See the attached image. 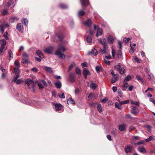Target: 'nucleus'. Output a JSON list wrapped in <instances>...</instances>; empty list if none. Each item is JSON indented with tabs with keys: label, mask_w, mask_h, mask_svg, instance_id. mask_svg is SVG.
<instances>
[{
	"label": "nucleus",
	"mask_w": 155,
	"mask_h": 155,
	"mask_svg": "<svg viewBox=\"0 0 155 155\" xmlns=\"http://www.w3.org/2000/svg\"><path fill=\"white\" fill-rule=\"evenodd\" d=\"M1 47H5V46L6 44V42L5 40L3 39L1 40Z\"/></svg>",
	"instance_id": "7c9ffc66"
},
{
	"label": "nucleus",
	"mask_w": 155,
	"mask_h": 155,
	"mask_svg": "<svg viewBox=\"0 0 155 155\" xmlns=\"http://www.w3.org/2000/svg\"><path fill=\"white\" fill-rule=\"evenodd\" d=\"M128 86V84L127 82H124V83L123 85L122 86L123 91H125Z\"/></svg>",
	"instance_id": "393cba45"
},
{
	"label": "nucleus",
	"mask_w": 155,
	"mask_h": 155,
	"mask_svg": "<svg viewBox=\"0 0 155 155\" xmlns=\"http://www.w3.org/2000/svg\"><path fill=\"white\" fill-rule=\"evenodd\" d=\"M60 7L62 9H65L67 8V6L66 5L64 4H61L59 5Z\"/></svg>",
	"instance_id": "de8ad7c7"
},
{
	"label": "nucleus",
	"mask_w": 155,
	"mask_h": 155,
	"mask_svg": "<svg viewBox=\"0 0 155 155\" xmlns=\"http://www.w3.org/2000/svg\"><path fill=\"white\" fill-rule=\"evenodd\" d=\"M121 105L119 104L117 102H116L115 104V107L117 108L119 110H121Z\"/></svg>",
	"instance_id": "473e14b6"
},
{
	"label": "nucleus",
	"mask_w": 155,
	"mask_h": 155,
	"mask_svg": "<svg viewBox=\"0 0 155 155\" xmlns=\"http://www.w3.org/2000/svg\"><path fill=\"white\" fill-rule=\"evenodd\" d=\"M98 41L103 46V48H105L106 47H107V41L104 38L101 39V38L98 39Z\"/></svg>",
	"instance_id": "20e7f679"
},
{
	"label": "nucleus",
	"mask_w": 155,
	"mask_h": 155,
	"mask_svg": "<svg viewBox=\"0 0 155 155\" xmlns=\"http://www.w3.org/2000/svg\"><path fill=\"white\" fill-rule=\"evenodd\" d=\"M19 19V18L15 16H12L11 17L10 20L9 22L10 23H12L16 21H17Z\"/></svg>",
	"instance_id": "4468645a"
},
{
	"label": "nucleus",
	"mask_w": 155,
	"mask_h": 155,
	"mask_svg": "<svg viewBox=\"0 0 155 155\" xmlns=\"http://www.w3.org/2000/svg\"><path fill=\"white\" fill-rule=\"evenodd\" d=\"M117 130L115 129H113L112 132L111 133L113 135H115L117 134Z\"/></svg>",
	"instance_id": "69168bd1"
},
{
	"label": "nucleus",
	"mask_w": 155,
	"mask_h": 155,
	"mask_svg": "<svg viewBox=\"0 0 155 155\" xmlns=\"http://www.w3.org/2000/svg\"><path fill=\"white\" fill-rule=\"evenodd\" d=\"M56 110L61 112L63 108V106L60 104H55V105Z\"/></svg>",
	"instance_id": "1a4fd4ad"
},
{
	"label": "nucleus",
	"mask_w": 155,
	"mask_h": 155,
	"mask_svg": "<svg viewBox=\"0 0 155 155\" xmlns=\"http://www.w3.org/2000/svg\"><path fill=\"white\" fill-rule=\"evenodd\" d=\"M64 36L63 35L61 34L56 35L53 37V38L54 39L56 38H57L59 40L61 41H62V40Z\"/></svg>",
	"instance_id": "6e6552de"
},
{
	"label": "nucleus",
	"mask_w": 155,
	"mask_h": 155,
	"mask_svg": "<svg viewBox=\"0 0 155 155\" xmlns=\"http://www.w3.org/2000/svg\"><path fill=\"white\" fill-rule=\"evenodd\" d=\"M22 22L26 26H27L28 25V21L27 18H23L22 20Z\"/></svg>",
	"instance_id": "c756f323"
},
{
	"label": "nucleus",
	"mask_w": 155,
	"mask_h": 155,
	"mask_svg": "<svg viewBox=\"0 0 155 155\" xmlns=\"http://www.w3.org/2000/svg\"><path fill=\"white\" fill-rule=\"evenodd\" d=\"M130 39V38H124L123 39V42L125 43H127L128 42Z\"/></svg>",
	"instance_id": "8fccbe9b"
},
{
	"label": "nucleus",
	"mask_w": 155,
	"mask_h": 155,
	"mask_svg": "<svg viewBox=\"0 0 155 155\" xmlns=\"http://www.w3.org/2000/svg\"><path fill=\"white\" fill-rule=\"evenodd\" d=\"M132 150V147L130 145H127L125 148V151L127 153H130Z\"/></svg>",
	"instance_id": "423d86ee"
},
{
	"label": "nucleus",
	"mask_w": 155,
	"mask_h": 155,
	"mask_svg": "<svg viewBox=\"0 0 155 155\" xmlns=\"http://www.w3.org/2000/svg\"><path fill=\"white\" fill-rule=\"evenodd\" d=\"M138 151L141 153H145L146 152V150L144 147L140 146L137 149Z\"/></svg>",
	"instance_id": "ddd939ff"
},
{
	"label": "nucleus",
	"mask_w": 155,
	"mask_h": 155,
	"mask_svg": "<svg viewBox=\"0 0 155 155\" xmlns=\"http://www.w3.org/2000/svg\"><path fill=\"white\" fill-rule=\"evenodd\" d=\"M14 82H15L17 84H19L21 83L22 81L21 79H18L16 80Z\"/></svg>",
	"instance_id": "6e6d98bb"
},
{
	"label": "nucleus",
	"mask_w": 155,
	"mask_h": 155,
	"mask_svg": "<svg viewBox=\"0 0 155 155\" xmlns=\"http://www.w3.org/2000/svg\"><path fill=\"white\" fill-rule=\"evenodd\" d=\"M130 103L131 104H134L137 106H139L140 104L139 102V101L134 102L132 101H131Z\"/></svg>",
	"instance_id": "c9c22d12"
},
{
	"label": "nucleus",
	"mask_w": 155,
	"mask_h": 155,
	"mask_svg": "<svg viewBox=\"0 0 155 155\" xmlns=\"http://www.w3.org/2000/svg\"><path fill=\"white\" fill-rule=\"evenodd\" d=\"M67 103L68 104H75V102L74 100L71 97L68 98L67 99Z\"/></svg>",
	"instance_id": "4be33fe9"
},
{
	"label": "nucleus",
	"mask_w": 155,
	"mask_h": 155,
	"mask_svg": "<svg viewBox=\"0 0 155 155\" xmlns=\"http://www.w3.org/2000/svg\"><path fill=\"white\" fill-rule=\"evenodd\" d=\"M137 79L140 82H143V79L140 77L139 75H137L136 77Z\"/></svg>",
	"instance_id": "a18cd8bd"
},
{
	"label": "nucleus",
	"mask_w": 155,
	"mask_h": 155,
	"mask_svg": "<svg viewBox=\"0 0 155 155\" xmlns=\"http://www.w3.org/2000/svg\"><path fill=\"white\" fill-rule=\"evenodd\" d=\"M94 28L95 30L97 31V32L96 34V36L97 37L100 36L102 35V30L101 29L99 28L96 25H94Z\"/></svg>",
	"instance_id": "7ed1b4c3"
},
{
	"label": "nucleus",
	"mask_w": 155,
	"mask_h": 155,
	"mask_svg": "<svg viewBox=\"0 0 155 155\" xmlns=\"http://www.w3.org/2000/svg\"><path fill=\"white\" fill-rule=\"evenodd\" d=\"M118 81V80L112 78L111 79V82L113 84Z\"/></svg>",
	"instance_id": "680f3d73"
},
{
	"label": "nucleus",
	"mask_w": 155,
	"mask_h": 155,
	"mask_svg": "<svg viewBox=\"0 0 155 155\" xmlns=\"http://www.w3.org/2000/svg\"><path fill=\"white\" fill-rule=\"evenodd\" d=\"M36 53L37 54L40 58H43L44 57V54L41 53L40 50H37Z\"/></svg>",
	"instance_id": "5701e85b"
},
{
	"label": "nucleus",
	"mask_w": 155,
	"mask_h": 155,
	"mask_svg": "<svg viewBox=\"0 0 155 155\" xmlns=\"http://www.w3.org/2000/svg\"><path fill=\"white\" fill-rule=\"evenodd\" d=\"M8 56L9 58V59L11 60L13 57V53L11 50H9L8 51Z\"/></svg>",
	"instance_id": "72a5a7b5"
},
{
	"label": "nucleus",
	"mask_w": 155,
	"mask_h": 155,
	"mask_svg": "<svg viewBox=\"0 0 155 155\" xmlns=\"http://www.w3.org/2000/svg\"><path fill=\"white\" fill-rule=\"evenodd\" d=\"M55 86L57 88L60 89L61 86V83L60 81H57L54 83Z\"/></svg>",
	"instance_id": "2eb2a0df"
},
{
	"label": "nucleus",
	"mask_w": 155,
	"mask_h": 155,
	"mask_svg": "<svg viewBox=\"0 0 155 155\" xmlns=\"http://www.w3.org/2000/svg\"><path fill=\"white\" fill-rule=\"evenodd\" d=\"M131 79V77L129 75H128L125 78L124 81H130Z\"/></svg>",
	"instance_id": "49530a36"
},
{
	"label": "nucleus",
	"mask_w": 155,
	"mask_h": 155,
	"mask_svg": "<svg viewBox=\"0 0 155 155\" xmlns=\"http://www.w3.org/2000/svg\"><path fill=\"white\" fill-rule=\"evenodd\" d=\"M4 38L7 40H8L9 39L8 35L7 32H5L3 35Z\"/></svg>",
	"instance_id": "37998d69"
},
{
	"label": "nucleus",
	"mask_w": 155,
	"mask_h": 155,
	"mask_svg": "<svg viewBox=\"0 0 155 155\" xmlns=\"http://www.w3.org/2000/svg\"><path fill=\"white\" fill-rule=\"evenodd\" d=\"M108 98L107 97L104 98V99L101 100V101L103 103H105L106 101H108Z\"/></svg>",
	"instance_id": "052dcab7"
},
{
	"label": "nucleus",
	"mask_w": 155,
	"mask_h": 155,
	"mask_svg": "<svg viewBox=\"0 0 155 155\" xmlns=\"http://www.w3.org/2000/svg\"><path fill=\"white\" fill-rule=\"evenodd\" d=\"M14 70L13 72L14 73H15V74H19V68H14Z\"/></svg>",
	"instance_id": "ea45409f"
},
{
	"label": "nucleus",
	"mask_w": 155,
	"mask_h": 155,
	"mask_svg": "<svg viewBox=\"0 0 155 155\" xmlns=\"http://www.w3.org/2000/svg\"><path fill=\"white\" fill-rule=\"evenodd\" d=\"M82 7H86L89 5L88 0H80Z\"/></svg>",
	"instance_id": "9d476101"
},
{
	"label": "nucleus",
	"mask_w": 155,
	"mask_h": 155,
	"mask_svg": "<svg viewBox=\"0 0 155 155\" xmlns=\"http://www.w3.org/2000/svg\"><path fill=\"white\" fill-rule=\"evenodd\" d=\"M0 32L2 34L4 31V29L5 28L2 25H0Z\"/></svg>",
	"instance_id": "4c0bfd02"
},
{
	"label": "nucleus",
	"mask_w": 155,
	"mask_h": 155,
	"mask_svg": "<svg viewBox=\"0 0 155 155\" xmlns=\"http://www.w3.org/2000/svg\"><path fill=\"white\" fill-rule=\"evenodd\" d=\"M131 113L134 114H137L139 113V111L137 110V109L135 107L133 106L131 108Z\"/></svg>",
	"instance_id": "f8f14e48"
},
{
	"label": "nucleus",
	"mask_w": 155,
	"mask_h": 155,
	"mask_svg": "<svg viewBox=\"0 0 155 155\" xmlns=\"http://www.w3.org/2000/svg\"><path fill=\"white\" fill-rule=\"evenodd\" d=\"M31 70L35 72H36L38 71L37 68L35 67L32 68Z\"/></svg>",
	"instance_id": "774afa93"
},
{
	"label": "nucleus",
	"mask_w": 155,
	"mask_h": 155,
	"mask_svg": "<svg viewBox=\"0 0 155 155\" xmlns=\"http://www.w3.org/2000/svg\"><path fill=\"white\" fill-rule=\"evenodd\" d=\"M118 45L119 46L120 49H121L122 48V45L121 42L120 41H118Z\"/></svg>",
	"instance_id": "338daca9"
},
{
	"label": "nucleus",
	"mask_w": 155,
	"mask_h": 155,
	"mask_svg": "<svg viewBox=\"0 0 155 155\" xmlns=\"http://www.w3.org/2000/svg\"><path fill=\"white\" fill-rule=\"evenodd\" d=\"M153 138L152 136H150L148 138L146 139L145 141L147 142H148L149 141L153 140Z\"/></svg>",
	"instance_id": "13d9d810"
},
{
	"label": "nucleus",
	"mask_w": 155,
	"mask_h": 155,
	"mask_svg": "<svg viewBox=\"0 0 155 155\" xmlns=\"http://www.w3.org/2000/svg\"><path fill=\"white\" fill-rule=\"evenodd\" d=\"M97 87V85L94 83H91L90 85V87L93 89H95Z\"/></svg>",
	"instance_id": "f704fd0d"
},
{
	"label": "nucleus",
	"mask_w": 155,
	"mask_h": 155,
	"mask_svg": "<svg viewBox=\"0 0 155 155\" xmlns=\"http://www.w3.org/2000/svg\"><path fill=\"white\" fill-rule=\"evenodd\" d=\"M107 47H106L105 48H104L103 49H101L100 50L101 52L103 54H104L106 53V49Z\"/></svg>",
	"instance_id": "c03bdc74"
},
{
	"label": "nucleus",
	"mask_w": 155,
	"mask_h": 155,
	"mask_svg": "<svg viewBox=\"0 0 155 155\" xmlns=\"http://www.w3.org/2000/svg\"><path fill=\"white\" fill-rule=\"evenodd\" d=\"M59 97L60 98H65L64 94V93H61L58 95Z\"/></svg>",
	"instance_id": "5fc2aeb1"
},
{
	"label": "nucleus",
	"mask_w": 155,
	"mask_h": 155,
	"mask_svg": "<svg viewBox=\"0 0 155 155\" xmlns=\"http://www.w3.org/2000/svg\"><path fill=\"white\" fill-rule=\"evenodd\" d=\"M19 74H16L15 75L14 77L13 78V81H15L16 80H17V79L19 78Z\"/></svg>",
	"instance_id": "864d4df0"
},
{
	"label": "nucleus",
	"mask_w": 155,
	"mask_h": 155,
	"mask_svg": "<svg viewBox=\"0 0 155 155\" xmlns=\"http://www.w3.org/2000/svg\"><path fill=\"white\" fill-rule=\"evenodd\" d=\"M83 23L86 26L90 28L91 25L92 21L90 19L88 18L86 21H83Z\"/></svg>",
	"instance_id": "0eeeda50"
},
{
	"label": "nucleus",
	"mask_w": 155,
	"mask_h": 155,
	"mask_svg": "<svg viewBox=\"0 0 155 155\" xmlns=\"http://www.w3.org/2000/svg\"><path fill=\"white\" fill-rule=\"evenodd\" d=\"M88 54H92L94 56H96L97 54V52L96 49L93 48V49H92V51H91L89 52Z\"/></svg>",
	"instance_id": "f3484780"
},
{
	"label": "nucleus",
	"mask_w": 155,
	"mask_h": 155,
	"mask_svg": "<svg viewBox=\"0 0 155 155\" xmlns=\"http://www.w3.org/2000/svg\"><path fill=\"white\" fill-rule=\"evenodd\" d=\"M89 71L86 68H84L83 70V74L84 78H87V76L89 74Z\"/></svg>",
	"instance_id": "6ab92c4d"
},
{
	"label": "nucleus",
	"mask_w": 155,
	"mask_h": 155,
	"mask_svg": "<svg viewBox=\"0 0 155 155\" xmlns=\"http://www.w3.org/2000/svg\"><path fill=\"white\" fill-rule=\"evenodd\" d=\"M85 14L84 12L82 10H81L79 12L78 15L79 16H83Z\"/></svg>",
	"instance_id": "a19ab883"
},
{
	"label": "nucleus",
	"mask_w": 155,
	"mask_h": 155,
	"mask_svg": "<svg viewBox=\"0 0 155 155\" xmlns=\"http://www.w3.org/2000/svg\"><path fill=\"white\" fill-rule=\"evenodd\" d=\"M54 47L52 46H50L44 49V51L45 52L49 54H51L54 50Z\"/></svg>",
	"instance_id": "39448f33"
},
{
	"label": "nucleus",
	"mask_w": 155,
	"mask_h": 155,
	"mask_svg": "<svg viewBox=\"0 0 155 155\" xmlns=\"http://www.w3.org/2000/svg\"><path fill=\"white\" fill-rule=\"evenodd\" d=\"M86 41L88 44L92 42V40L91 37L90 35H87L86 38Z\"/></svg>",
	"instance_id": "bb28decb"
},
{
	"label": "nucleus",
	"mask_w": 155,
	"mask_h": 155,
	"mask_svg": "<svg viewBox=\"0 0 155 155\" xmlns=\"http://www.w3.org/2000/svg\"><path fill=\"white\" fill-rule=\"evenodd\" d=\"M44 69L46 71L49 72H51L52 71V69L51 68L45 67Z\"/></svg>",
	"instance_id": "e433bc0d"
},
{
	"label": "nucleus",
	"mask_w": 155,
	"mask_h": 155,
	"mask_svg": "<svg viewBox=\"0 0 155 155\" xmlns=\"http://www.w3.org/2000/svg\"><path fill=\"white\" fill-rule=\"evenodd\" d=\"M117 57L118 58H120L122 56V52L121 50H118L117 52Z\"/></svg>",
	"instance_id": "c85d7f7f"
},
{
	"label": "nucleus",
	"mask_w": 155,
	"mask_h": 155,
	"mask_svg": "<svg viewBox=\"0 0 155 155\" xmlns=\"http://www.w3.org/2000/svg\"><path fill=\"white\" fill-rule=\"evenodd\" d=\"M130 49L129 50V52L130 53L132 54L134 52V50L132 47L131 42L130 43Z\"/></svg>",
	"instance_id": "3c124183"
},
{
	"label": "nucleus",
	"mask_w": 155,
	"mask_h": 155,
	"mask_svg": "<svg viewBox=\"0 0 155 155\" xmlns=\"http://www.w3.org/2000/svg\"><path fill=\"white\" fill-rule=\"evenodd\" d=\"M111 73L113 78L118 80L119 74H114L113 71L111 72Z\"/></svg>",
	"instance_id": "aec40b11"
},
{
	"label": "nucleus",
	"mask_w": 155,
	"mask_h": 155,
	"mask_svg": "<svg viewBox=\"0 0 155 155\" xmlns=\"http://www.w3.org/2000/svg\"><path fill=\"white\" fill-rule=\"evenodd\" d=\"M69 77L70 80L72 82H73V80H74V74L73 73H70L69 74Z\"/></svg>",
	"instance_id": "cd10ccee"
},
{
	"label": "nucleus",
	"mask_w": 155,
	"mask_h": 155,
	"mask_svg": "<svg viewBox=\"0 0 155 155\" xmlns=\"http://www.w3.org/2000/svg\"><path fill=\"white\" fill-rule=\"evenodd\" d=\"M76 72L77 74H81V70L78 68H77L76 69Z\"/></svg>",
	"instance_id": "bf43d9fd"
},
{
	"label": "nucleus",
	"mask_w": 155,
	"mask_h": 155,
	"mask_svg": "<svg viewBox=\"0 0 155 155\" xmlns=\"http://www.w3.org/2000/svg\"><path fill=\"white\" fill-rule=\"evenodd\" d=\"M7 13V11L6 9H5L2 11L1 12L2 15H6Z\"/></svg>",
	"instance_id": "603ef678"
},
{
	"label": "nucleus",
	"mask_w": 155,
	"mask_h": 155,
	"mask_svg": "<svg viewBox=\"0 0 155 155\" xmlns=\"http://www.w3.org/2000/svg\"><path fill=\"white\" fill-rule=\"evenodd\" d=\"M25 83L29 86L30 84L33 85L34 84L33 81L30 79H27L25 81Z\"/></svg>",
	"instance_id": "a211bd4d"
},
{
	"label": "nucleus",
	"mask_w": 155,
	"mask_h": 155,
	"mask_svg": "<svg viewBox=\"0 0 155 155\" xmlns=\"http://www.w3.org/2000/svg\"><path fill=\"white\" fill-rule=\"evenodd\" d=\"M22 57L23 58H28V56L27 54L25 52H24L22 54Z\"/></svg>",
	"instance_id": "4d7b16f0"
},
{
	"label": "nucleus",
	"mask_w": 155,
	"mask_h": 155,
	"mask_svg": "<svg viewBox=\"0 0 155 155\" xmlns=\"http://www.w3.org/2000/svg\"><path fill=\"white\" fill-rule=\"evenodd\" d=\"M97 108L98 110L100 112L102 111V107L101 104H98L97 106Z\"/></svg>",
	"instance_id": "58836bf2"
},
{
	"label": "nucleus",
	"mask_w": 155,
	"mask_h": 155,
	"mask_svg": "<svg viewBox=\"0 0 155 155\" xmlns=\"http://www.w3.org/2000/svg\"><path fill=\"white\" fill-rule=\"evenodd\" d=\"M117 100L119 102V103L121 105L127 104L129 102V100H127L126 101H120L119 100Z\"/></svg>",
	"instance_id": "2f4dec72"
},
{
	"label": "nucleus",
	"mask_w": 155,
	"mask_h": 155,
	"mask_svg": "<svg viewBox=\"0 0 155 155\" xmlns=\"http://www.w3.org/2000/svg\"><path fill=\"white\" fill-rule=\"evenodd\" d=\"M118 94H119V96L121 97H122L123 96L122 93V91H118Z\"/></svg>",
	"instance_id": "0e129e2a"
},
{
	"label": "nucleus",
	"mask_w": 155,
	"mask_h": 155,
	"mask_svg": "<svg viewBox=\"0 0 155 155\" xmlns=\"http://www.w3.org/2000/svg\"><path fill=\"white\" fill-rule=\"evenodd\" d=\"M119 129L121 131H124L126 129V125L124 124L119 125Z\"/></svg>",
	"instance_id": "412c9836"
},
{
	"label": "nucleus",
	"mask_w": 155,
	"mask_h": 155,
	"mask_svg": "<svg viewBox=\"0 0 155 155\" xmlns=\"http://www.w3.org/2000/svg\"><path fill=\"white\" fill-rule=\"evenodd\" d=\"M28 61V58H22L21 62L22 63L25 64Z\"/></svg>",
	"instance_id": "09e8293b"
},
{
	"label": "nucleus",
	"mask_w": 155,
	"mask_h": 155,
	"mask_svg": "<svg viewBox=\"0 0 155 155\" xmlns=\"http://www.w3.org/2000/svg\"><path fill=\"white\" fill-rule=\"evenodd\" d=\"M95 69L97 72L99 73L100 71H102L103 68L101 66H97L95 68Z\"/></svg>",
	"instance_id": "a878e982"
},
{
	"label": "nucleus",
	"mask_w": 155,
	"mask_h": 155,
	"mask_svg": "<svg viewBox=\"0 0 155 155\" xmlns=\"http://www.w3.org/2000/svg\"><path fill=\"white\" fill-rule=\"evenodd\" d=\"M108 42L110 44H112L114 42V39L113 37L110 35L108 36Z\"/></svg>",
	"instance_id": "b1692460"
},
{
	"label": "nucleus",
	"mask_w": 155,
	"mask_h": 155,
	"mask_svg": "<svg viewBox=\"0 0 155 155\" xmlns=\"http://www.w3.org/2000/svg\"><path fill=\"white\" fill-rule=\"evenodd\" d=\"M14 2V1L13 0H10L7 2L5 6L7 7H11L12 8H13L15 6Z\"/></svg>",
	"instance_id": "9b49d317"
},
{
	"label": "nucleus",
	"mask_w": 155,
	"mask_h": 155,
	"mask_svg": "<svg viewBox=\"0 0 155 155\" xmlns=\"http://www.w3.org/2000/svg\"><path fill=\"white\" fill-rule=\"evenodd\" d=\"M144 143H145L144 141L143 140H142L139 142L135 143L134 144L135 145H141V144H144Z\"/></svg>",
	"instance_id": "79ce46f5"
},
{
	"label": "nucleus",
	"mask_w": 155,
	"mask_h": 155,
	"mask_svg": "<svg viewBox=\"0 0 155 155\" xmlns=\"http://www.w3.org/2000/svg\"><path fill=\"white\" fill-rule=\"evenodd\" d=\"M66 50V49L64 46L59 45L58 46V49L56 51L55 54L58 56L60 58L64 59L65 57V55L64 54L61 53V51L64 52Z\"/></svg>",
	"instance_id": "f257e3e1"
},
{
	"label": "nucleus",
	"mask_w": 155,
	"mask_h": 155,
	"mask_svg": "<svg viewBox=\"0 0 155 155\" xmlns=\"http://www.w3.org/2000/svg\"><path fill=\"white\" fill-rule=\"evenodd\" d=\"M16 28L20 31H22L23 30V28L21 23L17 24Z\"/></svg>",
	"instance_id": "dca6fc26"
},
{
	"label": "nucleus",
	"mask_w": 155,
	"mask_h": 155,
	"mask_svg": "<svg viewBox=\"0 0 155 155\" xmlns=\"http://www.w3.org/2000/svg\"><path fill=\"white\" fill-rule=\"evenodd\" d=\"M38 85L40 89H42L44 88V86L41 84L38 83Z\"/></svg>",
	"instance_id": "e2e57ef3"
},
{
	"label": "nucleus",
	"mask_w": 155,
	"mask_h": 155,
	"mask_svg": "<svg viewBox=\"0 0 155 155\" xmlns=\"http://www.w3.org/2000/svg\"><path fill=\"white\" fill-rule=\"evenodd\" d=\"M114 68L117 69L119 71V73L121 74H124L125 72V69L121 66L120 63H119L117 65L115 66Z\"/></svg>",
	"instance_id": "f03ea898"
}]
</instances>
